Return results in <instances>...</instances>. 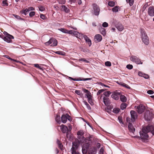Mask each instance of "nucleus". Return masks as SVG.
<instances>
[{"mask_svg": "<svg viewBox=\"0 0 154 154\" xmlns=\"http://www.w3.org/2000/svg\"><path fill=\"white\" fill-rule=\"evenodd\" d=\"M149 132L154 135V125H148L146 128H143L142 131L140 132L141 139L144 140L147 138L149 137L147 133Z\"/></svg>", "mask_w": 154, "mask_h": 154, "instance_id": "1", "label": "nucleus"}, {"mask_svg": "<svg viewBox=\"0 0 154 154\" xmlns=\"http://www.w3.org/2000/svg\"><path fill=\"white\" fill-rule=\"evenodd\" d=\"M140 33L142 42L145 45H148L149 43V40L146 32L144 30L141 29Z\"/></svg>", "mask_w": 154, "mask_h": 154, "instance_id": "2", "label": "nucleus"}, {"mask_svg": "<svg viewBox=\"0 0 154 154\" xmlns=\"http://www.w3.org/2000/svg\"><path fill=\"white\" fill-rule=\"evenodd\" d=\"M92 12L95 16H98L99 15L100 9L99 7L96 4H93L92 5Z\"/></svg>", "mask_w": 154, "mask_h": 154, "instance_id": "3", "label": "nucleus"}, {"mask_svg": "<svg viewBox=\"0 0 154 154\" xmlns=\"http://www.w3.org/2000/svg\"><path fill=\"white\" fill-rule=\"evenodd\" d=\"M144 118L147 121H151L153 118V114L149 110L146 111L144 114Z\"/></svg>", "mask_w": 154, "mask_h": 154, "instance_id": "4", "label": "nucleus"}, {"mask_svg": "<svg viewBox=\"0 0 154 154\" xmlns=\"http://www.w3.org/2000/svg\"><path fill=\"white\" fill-rule=\"evenodd\" d=\"M130 60L131 61L134 62L137 64H142V62L140 59L136 56L132 55L130 56Z\"/></svg>", "mask_w": 154, "mask_h": 154, "instance_id": "5", "label": "nucleus"}, {"mask_svg": "<svg viewBox=\"0 0 154 154\" xmlns=\"http://www.w3.org/2000/svg\"><path fill=\"white\" fill-rule=\"evenodd\" d=\"M45 44L46 45H51V46L54 47L57 45V41L56 39L54 38H51L48 42H45Z\"/></svg>", "mask_w": 154, "mask_h": 154, "instance_id": "6", "label": "nucleus"}, {"mask_svg": "<svg viewBox=\"0 0 154 154\" xmlns=\"http://www.w3.org/2000/svg\"><path fill=\"white\" fill-rule=\"evenodd\" d=\"M135 107L137 109V111L139 114H142L145 109V106L142 104L138 106H136Z\"/></svg>", "mask_w": 154, "mask_h": 154, "instance_id": "7", "label": "nucleus"}, {"mask_svg": "<svg viewBox=\"0 0 154 154\" xmlns=\"http://www.w3.org/2000/svg\"><path fill=\"white\" fill-rule=\"evenodd\" d=\"M131 116V119L132 122H134L137 118V112L134 110H131L130 112Z\"/></svg>", "mask_w": 154, "mask_h": 154, "instance_id": "8", "label": "nucleus"}, {"mask_svg": "<svg viewBox=\"0 0 154 154\" xmlns=\"http://www.w3.org/2000/svg\"><path fill=\"white\" fill-rule=\"evenodd\" d=\"M14 37L11 35H9L8 36H5L3 39L4 41L8 43H12L13 42L12 39H14Z\"/></svg>", "mask_w": 154, "mask_h": 154, "instance_id": "9", "label": "nucleus"}, {"mask_svg": "<svg viewBox=\"0 0 154 154\" xmlns=\"http://www.w3.org/2000/svg\"><path fill=\"white\" fill-rule=\"evenodd\" d=\"M115 25L116 27L120 31H122L124 29L123 25L119 22H116L115 23Z\"/></svg>", "mask_w": 154, "mask_h": 154, "instance_id": "10", "label": "nucleus"}, {"mask_svg": "<svg viewBox=\"0 0 154 154\" xmlns=\"http://www.w3.org/2000/svg\"><path fill=\"white\" fill-rule=\"evenodd\" d=\"M148 15L151 17L154 16V7L152 6H150L148 8Z\"/></svg>", "mask_w": 154, "mask_h": 154, "instance_id": "11", "label": "nucleus"}, {"mask_svg": "<svg viewBox=\"0 0 154 154\" xmlns=\"http://www.w3.org/2000/svg\"><path fill=\"white\" fill-rule=\"evenodd\" d=\"M102 39V37L100 34H97L94 36V40L95 42L96 43L101 41Z\"/></svg>", "mask_w": 154, "mask_h": 154, "instance_id": "12", "label": "nucleus"}, {"mask_svg": "<svg viewBox=\"0 0 154 154\" xmlns=\"http://www.w3.org/2000/svg\"><path fill=\"white\" fill-rule=\"evenodd\" d=\"M60 128L61 131L63 133H65L69 131L67 127L63 124L60 126Z\"/></svg>", "mask_w": 154, "mask_h": 154, "instance_id": "13", "label": "nucleus"}, {"mask_svg": "<svg viewBox=\"0 0 154 154\" xmlns=\"http://www.w3.org/2000/svg\"><path fill=\"white\" fill-rule=\"evenodd\" d=\"M83 37L86 43L88 44L89 47L91 45V39L89 38L86 35H84Z\"/></svg>", "mask_w": 154, "mask_h": 154, "instance_id": "14", "label": "nucleus"}, {"mask_svg": "<svg viewBox=\"0 0 154 154\" xmlns=\"http://www.w3.org/2000/svg\"><path fill=\"white\" fill-rule=\"evenodd\" d=\"M103 102L104 104L106 106H108L110 104V101L108 97H103Z\"/></svg>", "mask_w": 154, "mask_h": 154, "instance_id": "15", "label": "nucleus"}, {"mask_svg": "<svg viewBox=\"0 0 154 154\" xmlns=\"http://www.w3.org/2000/svg\"><path fill=\"white\" fill-rule=\"evenodd\" d=\"M128 128L130 131L133 133H134L135 131V129L133 127L132 124L130 123H128Z\"/></svg>", "mask_w": 154, "mask_h": 154, "instance_id": "16", "label": "nucleus"}, {"mask_svg": "<svg viewBox=\"0 0 154 154\" xmlns=\"http://www.w3.org/2000/svg\"><path fill=\"white\" fill-rule=\"evenodd\" d=\"M67 119L68 117H66V115L63 114L61 117V121L63 123H65L67 122Z\"/></svg>", "mask_w": 154, "mask_h": 154, "instance_id": "17", "label": "nucleus"}, {"mask_svg": "<svg viewBox=\"0 0 154 154\" xmlns=\"http://www.w3.org/2000/svg\"><path fill=\"white\" fill-rule=\"evenodd\" d=\"M55 119L56 122H57L58 124H60L61 123L60 117L59 115H56L55 116Z\"/></svg>", "mask_w": 154, "mask_h": 154, "instance_id": "18", "label": "nucleus"}, {"mask_svg": "<svg viewBox=\"0 0 154 154\" xmlns=\"http://www.w3.org/2000/svg\"><path fill=\"white\" fill-rule=\"evenodd\" d=\"M61 7L62 10H63L65 12L68 13L69 12V9L66 6L62 5Z\"/></svg>", "mask_w": 154, "mask_h": 154, "instance_id": "19", "label": "nucleus"}, {"mask_svg": "<svg viewBox=\"0 0 154 154\" xmlns=\"http://www.w3.org/2000/svg\"><path fill=\"white\" fill-rule=\"evenodd\" d=\"M120 98L121 101L123 102H125L127 100L126 97L123 95H121L120 96Z\"/></svg>", "mask_w": 154, "mask_h": 154, "instance_id": "20", "label": "nucleus"}, {"mask_svg": "<svg viewBox=\"0 0 154 154\" xmlns=\"http://www.w3.org/2000/svg\"><path fill=\"white\" fill-rule=\"evenodd\" d=\"M72 147H74L75 150L78 148L79 146V144L78 143L75 142H72Z\"/></svg>", "mask_w": 154, "mask_h": 154, "instance_id": "21", "label": "nucleus"}, {"mask_svg": "<svg viewBox=\"0 0 154 154\" xmlns=\"http://www.w3.org/2000/svg\"><path fill=\"white\" fill-rule=\"evenodd\" d=\"M100 32L101 34L104 36L106 34V32L105 29L101 27L99 29Z\"/></svg>", "mask_w": 154, "mask_h": 154, "instance_id": "22", "label": "nucleus"}, {"mask_svg": "<svg viewBox=\"0 0 154 154\" xmlns=\"http://www.w3.org/2000/svg\"><path fill=\"white\" fill-rule=\"evenodd\" d=\"M97 153V150H96L93 148H91L89 150V154H96Z\"/></svg>", "mask_w": 154, "mask_h": 154, "instance_id": "23", "label": "nucleus"}, {"mask_svg": "<svg viewBox=\"0 0 154 154\" xmlns=\"http://www.w3.org/2000/svg\"><path fill=\"white\" fill-rule=\"evenodd\" d=\"M119 10V6H116L112 9V11L114 12H118Z\"/></svg>", "mask_w": 154, "mask_h": 154, "instance_id": "24", "label": "nucleus"}, {"mask_svg": "<svg viewBox=\"0 0 154 154\" xmlns=\"http://www.w3.org/2000/svg\"><path fill=\"white\" fill-rule=\"evenodd\" d=\"M71 151L72 154H80L78 152L76 151V150L74 147H72Z\"/></svg>", "mask_w": 154, "mask_h": 154, "instance_id": "25", "label": "nucleus"}, {"mask_svg": "<svg viewBox=\"0 0 154 154\" xmlns=\"http://www.w3.org/2000/svg\"><path fill=\"white\" fill-rule=\"evenodd\" d=\"M29 11V10L28 8H26L25 10H22L21 11L22 14L25 15H26L28 13Z\"/></svg>", "mask_w": 154, "mask_h": 154, "instance_id": "26", "label": "nucleus"}, {"mask_svg": "<svg viewBox=\"0 0 154 154\" xmlns=\"http://www.w3.org/2000/svg\"><path fill=\"white\" fill-rule=\"evenodd\" d=\"M111 97L112 98L116 100H118L119 98L118 96L117 95L115 94L114 93H113L111 95Z\"/></svg>", "mask_w": 154, "mask_h": 154, "instance_id": "27", "label": "nucleus"}, {"mask_svg": "<svg viewBox=\"0 0 154 154\" xmlns=\"http://www.w3.org/2000/svg\"><path fill=\"white\" fill-rule=\"evenodd\" d=\"M127 106V104L125 103H122L120 105V108L122 110H124L125 109Z\"/></svg>", "mask_w": 154, "mask_h": 154, "instance_id": "28", "label": "nucleus"}, {"mask_svg": "<svg viewBox=\"0 0 154 154\" xmlns=\"http://www.w3.org/2000/svg\"><path fill=\"white\" fill-rule=\"evenodd\" d=\"M120 109L118 108L115 107L113 108L112 112L115 114L118 113L120 111Z\"/></svg>", "mask_w": 154, "mask_h": 154, "instance_id": "29", "label": "nucleus"}, {"mask_svg": "<svg viewBox=\"0 0 154 154\" xmlns=\"http://www.w3.org/2000/svg\"><path fill=\"white\" fill-rule=\"evenodd\" d=\"M55 53L59 54L60 55L63 56H65L66 55V53L63 51H56L55 52Z\"/></svg>", "mask_w": 154, "mask_h": 154, "instance_id": "30", "label": "nucleus"}, {"mask_svg": "<svg viewBox=\"0 0 154 154\" xmlns=\"http://www.w3.org/2000/svg\"><path fill=\"white\" fill-rule=\"evenodd\" d=\"M89 143H85L83 145L82 147L85 148V149L87 150L89 149Z\"/></svg>", "mask_w": 154, "mask_h": 154, "instance_id": "31", "label": "nucleus"}, {"mask_svg": "<svg viewBox=\"0 0 154 154\" xmlns=\"http://www.w3.org/2000/svg\"><path fill=\"white\" fill-rule=\"evenodd\" d=\"M83 102L84 104L86 106V107L89 110H91V108L87 102L85 101H84Z\"/></svg>", "mask_w": 154, "mask_h": 154, "instance_id": "32", "label": "nucleus"}, {"mask_svg": "<svg viewBox=\"0 0 154 154\" xmlns=\"http://www.w3.org/2000/svg\"><path fill=\"white\" fill-rule=\"evenodd\" d=\"M84 134V131L82 130H81L78 131L77 133V134L78 136H82Z\"/></svg>", "mask_w": 154, "mask_h": 154, "instance_id": "33", "label": "nucleus"}, {"mask_svg": "<svg viewBox=\"0 0 154 154\" xmlns=\"http://www.w3.org/2000/svg\"><path fill=\"white\" fill-rule=\"evenodd\" d=\"M108 5L111 7H113L115 5V3L113 1H109L108 2Z\"/></svg>", "mask_w": 154, "mask_h": 154, "instance_id": "34", "label": "nucleus"}, {"mask_svg": "<svg viewBox=\"0 0 154 154\" xmlns=\"http://www.w3.org/2000/svg\"><path fill=\"white\" fill-rule=\"evenodd\" d=\"M13 15L17 20H24V19L23 18H21L20 16H19L18 15L15 14H13Z\"/></svg>", "mask_w": 154, "mask_h": 154, "instance_id": "35", "label": "nucleus"}, {"mask_svg": "<svg viewBox=\"0 0 154 154\" xmlns=\"http://www.w3.org/2000/svg\"><path fill=\"white\" fill-rule=\"evenodd\" d=\"M127 3H129L130 5L131 6L133 5L134 0H126Z\"/></svg>", "mask_w": 154, "mask_h": 154, "instance_id": "36", "label": "nucleus"}, {"mask_svg": "<svg viewBox=\"0 0 154 154\" xmlns=\"http://www.w3.org/2000/svg\"><path fill=\"white\" fill-rule=\"evenodd\" d=\"M92 79V78H79V81L91 80Z\"/></svg>", "mask_w": 154, "mask_h": 154, "instance_id": "37", "label": "nucleus"}, {"mask_svg": "<svg viewBox=\"0 0 154 154\" xmlns=\"http://www.w3.org/2000/svg\"><path fill=\"white\" fill-rule=\"evenodd\" d=\"M111 93V92L109 91H107L104 92L103 94L106 97H109Z\"/></svg>", "mask_w": 154, "mask_h": 154, "instance_id": "38", "label": "nucleus"}, {"mask_svg": "<svg viewBox=\"0 0 154 154\" xmlns=\"http://www.w3.org/2000/svg\"><path fill=\"white\" fill-rule=\"evenodd\" d=\"M106 90V89H102L98 91L97 92V95H99L101 93H102V92H103V91H105Z\"/></svg>", "mask_w": 154, "mask_h": 154, "instance_id": "39", "label": "nucleus"}, {"mask_svg": "<svg viewBox=\"0 0 154 154\" xmlns=\"http://www.w3.org/2000/svg\"><path fill=\"white\" fill-rule=\"evenodd\" d=\"M88 101L91 105L93 106L94 105V103L92 100L91 97L88 99Z\"/></svg>", "mask_w": 154, "mask_h": 154, "instance_id": "40", "label": "nucleus"}, {"mask_svg": "<svg viewBox=\"0 0 154 154\" xmlns=\"http://www.w3.org/2000/svg\"><path fill=\"white\" fill-rule=\"evenodd\" d=\"M58 30L64 33H66L67 31V29L63 28L58 29Z\"/></svg>", "mask_w": 154, "mask_h": 154, "instance_id": "41", "label": "nucleus"}, {"mask_svg": "<svg viewBox=\"0 0 154 154\" xmlns=\"http://www.w3.org/2000/svg\"><path fill=\"white\" fill-rule=\"evenodd\" d=\"M81 136H78L77 138L78 139L80 140L82 142L85 140V138L84 136H82V137H81Z\"/></svg>", "mask_w": 154, "mask_h": 154, "instance_id": "42", "label": "nucleus"}, {"mask_svg": "<svg viewBox=\"0 0 154 154\" xmlns=\"http://www.w3.org/2000/svg\"><path fill=\"white\" fill-rule=\"evenodd\" d=\"M75 93L79 95L82 96V93L80 90H76L75 91Z\"/></svg>", "mask_w": 154, "mask_h": 154, "instance_id": "43", "label": "nucleus"}, {"mask_svg": "<svg viewBox=\"0 0 154 154\" xmlns=\"http://www.w3.org/2000/svg\"><path fill=\"white\" fill-rule=\"evenodd\" d=\"M34 66L35 67L39 68L40 69L43 70V68L39 66V65L38 64H34Z\"/></svg>", "mask_w": 154, "mask_h": 154, "instance_id": "44", "label": "nucleus"}, {"mask_svg": "<svg viewBox=\"0 0 154 154\" xmlns=\"http://www.w3.org/2000/svg\"><path fill=\"white\" fill-rule=\"evenodd\" d=\"M79 61L84 62L86 63H89V62L88 61L86 60L85 58H84L79 59Z\"/></svg>", "mask_w": 154, "mask_h": 154, "instance_id": "45", "label": "nucleus"}, {"mask_svg": "<svg viewBox=\"0 0 154 154\" xmlns=\"http://www.w3.org/2000/svg\"><path fill=\"white\" fill-rule=\"evenodd\" d=\"M85 96L88 99V98H90L92 97L90 91L87 93L86 94Z\"/></svg>", "mask_w": 154, "mask_h": 154, "instance_id": "46", "label": "nucleus"}, {"mask_svg": "<svg viewBox=\"0 0 154 154\" xmlns=\"http://www.w3.org/2000/svg\"><path fill=\"white\" fill-rule=\"evenodd\" d=\"M105 65L107 66H111V63L110 61H106L105 63Z\"/></svg>", "mask_w": 154, "mask_h": 154, "instance_id": "47", "label": "nucleus"}, {"mask_svg": "<svg viewBox=\"0 0 154 154\" xmlns=\"http://www.w3.org/2000/svg\"><path fill=\"white\" fill-rule=\"evenodd\" d=\"M126 68L129 69H133V66L131 64H128L126 66Z\"/></svg>", "mask_w": 154, "mask_h": 154, "instance_id": "48", "label": "nucleus"}, {"mask_svg": "<svg viewBox=\"0 0 154 154\" xmlns=\"http://www.w3.org/2000/svg\"><path fill=\"white\" fill-rule=\"evenodd\" d=\"M71 129H72L71 128H70V130H69V131H67V132H66V137H67L68 138L69 137V138H71V136H70V135L69 134V133H70V131H71Z\"/></svg>", "mask_w": 154, "mask_h": 154, "instance_id": "49", "label": "nucleus"}, {"mask_svg": "<svg viewBox=\"0 0 154 154\" xmlns=\"http://www.w3.org/2000/svg\"><path fill=\"white\" fill-rule=\"evenodd\" d=\"M122 87H124L128 89H130L131 88V87L125 83H124Z\"/></svg>", "mask_w": 154, "mask_h": 154, "instance_id": "50", "label": "nucleus"}, {"mask_svg": "<svg viewBox=\"0 0 154 154\" xmlns=\"http://www.w3.org/2000/svg\"><path fill=\"white\" fill-rule=\"evenodd\" d=\"M102 26L104 27H107L108 26V23L106 22H103L102 25Z\"/></svg>", "mask_w": 154, "mask_h": 154, "instance_id": "51", "label": "nucleus"}, {"mask_svg": "<svg viewBox=\"0 0 154 154\" xmlns=\"http://www.w3.org/2000/svg\"><path fill=\"white\" fill-rule=\"evenodd\" d=\"M35 14V13L34 11H31L29 13V16L30 17H32Z\"/></svg>", "mask_w": 154, "mask_h": 154, "instance_id": "52", "label": "nucleus"}, {"mask_svg": "<svg viewBox=\"0 0 154 154\" xmlns=\"http://www.w3.org/2000/svg\"><path fill=\"white\" fill-rule=\"evenodd\" d=\"M2 4L4 5H3L5 6L6 5L8 6V4L7 3V0H3L2 2Z\"/></svg>", "mask_w": 154, "mask_h": 154, "instance_id": "53", "label": "nucleus"}, {"mask_svg": "<svg viewBox=\"0 0 154 154\" xmlns=\"http://www.w3.org/2000/svg\"><path fill=\"white\" fill-rule=\"evenodd\" d=\"M148 94H153L154 92L152 90H149L147 91Z\"/></svg>", "mask_w": 154, "mask_h": 154, "instance_id": "54", "label": "nucleus"}, {"mask_svg": "<svg viewBox=\"0 0 154 154\" xmlns=\"http://www.w3.org/2000/svg\"><path fill=\"white\" fill-rule=\"evenodd\" d=\"M38 8L39 10L41 11H43L45 10V8L42 6H40Z\"/></svg>", "mask_w": 154, "mask_h": 154, "instance_id": "55", "label": "nucleus"}, {"mask_svg": "<svg viewBox=\"0 0 154 154\" xmlns=\"http://www.w3.org/2000/svg\"><path fill=\"white\" fill-rule=\"evenodd\" d=\"M143 77L145 79H148L149 77V76L148 75L144 73Z\"/></svg>", "mask_w": 154, "mask_h": 154, "instance_id": "56", "label": "nucleus"}, {"mask_svg": "<svg viewBox=\"0 0 154 154\" xmlns=\"http://www.w3.org/2000/svg\"><path fill=\"white\" fill-rule=\"evenodd\" d=\"M82 51L85 53L89 52V50L87 48H83L82 49Z\"/></svg>", "mask_w": 154, "mask_h": 154, "instance_id": "57", "label": "nucleus"}, {"mask_svg": "<svg viewBox=\"0 0 154 154\" xmlns=\"http://www.w3.org/2000/svg\"><path fill=\"white\" fill-rule=\"evenodd\" d=\"M73 32L72 30H67V31L66 32V33H68L70 34H73Z\"/></svg>", "mask_w": 154, "mask_h": 154, "instance_id": "58", "label": "nucleus"}, {"mask_svg": "<svg viewBox=\"0 0 154 154\" xmlns=\"http://www.w3.org/2000/svg\"><path fill=\"white\" fill-rule=\"evenodd\" d=\"M73 34L75 35L76 37H78V34L79 35L80 33L77 31H74L73 32Z\"/></svg>", "mask_w": 154, "mask_h": 154, "instance_id": "59", "label": "nucleus"}, {"mask_svg": "<svg viewBox=\"0 0 154 154\" xmlns=\"http://www.w3.org/2000/svg\"><path fill=\"white\" fill-rule=\"evenodd\" d=\"M144 74V73H143L140 71H139L138 72V75L140 76L143 77Z\"/></svg>", "mask_w": 154, "mask_h": 154, "instance_id": "60", "label": "nucleus"}, {"mask_svg": "<svg viewBox=\"0 0 154 154\" xmlns=\"http://www.w3.org/2000/svg\"><path fill=\"white\" fill-rule=\"evenodd\" d=\"M66 117H68L67 119L70 121L71 120V117L68 114H66Z\"/></svg>", "mask_w": 154, "mask_h": 154, "instance_id": "61", "label": "nucleus"}, {"mask_svg": "<svg viewBox=\"0 0 154 154\" xmlns=\"http://www.w3.org/2000/svg\"><path fill=\"white\" fill-rule=\"evenodd\" d=\"M118 119L119 121V122L120 123H122L123 124V122L122 121V118H120L119 117H118Z\"/></svg>", "mask_w": 154, "mask_h": 154, "instance_id": "62", "label": "nucleus"}, {"mask_svg": "<svg viewBox=\"0 0 154 154\" xmlns=\"http://www.w3.org/2000/svg\"><path fill=\"white\" fill-rule=\"evenodd\" d=\"M40 17L42 19H43V20L45 19V15L44 14H40Z\"/></svg>", "mask_w": 154, "mask_h": 154, "instance_id": "63", "label": "nucleus"}, {"mask_svg": "<svg viewBox=\"0 0 154 154\" xmlns=\"http://www.w3.org/2000/svg\"><path fill=\"white\" fill-rule=\"evenodd\" d=\"M87 150H86V149H85V148L82 147V153L83 154H84L85 153H86L87 152Z\"/></svg>", "mask_w": 154, "mask_h": 154, "instance_id": "64", "label": "nucleus"}]
</instances>
